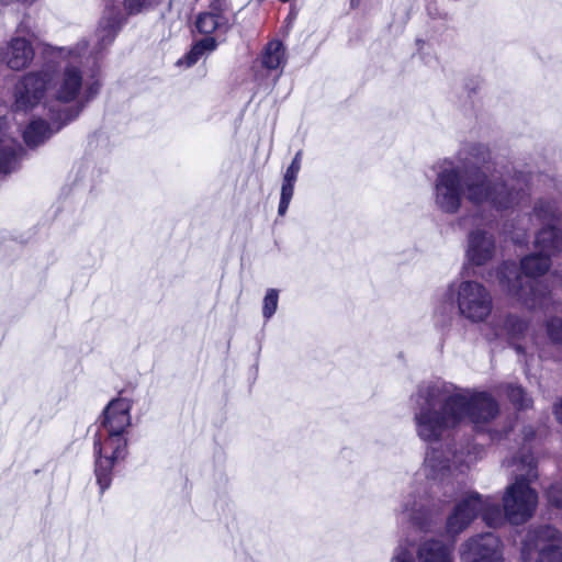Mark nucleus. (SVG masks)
Here are the masks:
<instances>
[{
	"label": "nucleus",
	"instance_id": "obj_1",
	"mask_svg": "<svg viewBox=\"0 0 562 562\" xmlns=\"http://www.w3.org/2000/svg\"><path fill=\"white\" fill-rule=\"evenodd\" d=\"M413 403L416 434L428 443L439 442L465 422L479 428L499 412L498 403L490 393L461 389L445 381L420 384Z\"/></svg>",
	"mask_w": 562,
	"mask_h": 562
},
{
	"label": "nucleus",
	"instance_id": "obj_2",
	"mask_svg": "<svg viewBox=\"0 0 562 562\" xmlns=\"http://www.w3.org/2000/svg\"><path fill=\"white\" fill-rule=\"evenodd\" d=\"M87 45L68 49V61L61 71L49 67L29 72L15 86V108L29 111L42 101L56 108L57 116L66 122L76 120L100 92L101 83L94 77L83 78L81 53Z\"/></svg>",
	"mask_w": 562,
	"mask_h": 562
},
{
	"label": "nucleus",
	"instance_id": "obj_3",
	"mask_svg": "<svg viewBox=\"0 0 562 562\" xmlns=\"http://www.w3.org/2000/svg\"><path fill=\"white\" fill-rule=\"evenodd\" d=\"M516 191H507L504 186L486 179L476 169H460L453 160H443L434 181V205L443 214H457L463 198L474 206H487L497 212L514 210L517 206Z\"/></svg>",
	"mask_w": 562,
	"mask_h": 562
},
{
	"label": "nucleus",
	"instance_id": "obj_4",
	"mask_svg": "<svg viewBox=\"0 0 562 562\" xmlns=\"http://www.w3.org/2000/svg\"><path fill=\"white\" fill-rule=\"evenodd\" d=\"M132 401L112 400L103 411L101 425L93 439L94 474L100 493L111 486L113 469L127 456V429L132 425Z\"/></svg>",
	"mask_w": 562,
	"mask_h": 562
},
{
	"label": "nucleus",
	"instance_id": "obj_5",
	"mask_svg": "<svg viewBox=\"0 0 562 562\" xmlns=\"http://www.w3.org/2000/svg\"><path fill=\"white\" fill-rule=\"evenodd\" d=\"M550 267L551 258L539 251L520 260L522 274L514 262H504L497 273L499 286L527 308H548L551 304V290L538 278L546 274Z\"/></svg>",
	"mask_w": 562,
	"mask_h": 562
},
{
	"label": "nucleus",
	"instance_id": "obj_6",
	"mask_svg": "<svg viewBox=\"0 0 562 562\" xmlns=\"http://www.w3.org/2000/svg\"><path fill=\"white\" fill-rule=\"evenodd\" d=\"M504 464L514 468L515 477L503 495L505 517L513 525H521L533 516L538 506V493L530 487V483L538 477L536 460L524 447L518 456L505 460Z\"/></svg>",
	"mask_w": 562,
	"mask_h": 562
},
{
	"label": "nucleus",
	"instance_id": "obj_7",
	"mask_svg": "<svg viewBox=\"0 0 562 562\" xmlns=\"http://www.w3.org/2000/svg\"><path fill=\"white\" fill-rule=\"evenodd\" d=\"M456 166L460 169H476L484 173L486 179L501 183L507 191H516L517 206L528 196L527 179L525 175H512L503 168H498L496 162L492 161L490 148L481 143L464 144L457 157Z\"/></svg>",
	"mask_w": 562,
	"mask_h": 562
},
{
	"label": "nucleus",
	"instance_id": "obj_8",
	"mask_svg": "<svg viewBox=\"0 0 562 562\" xmlns=\"http://www.w3.org/2000/svg\"><path fill=\"white\" fill-rule=\"evenodd\" d=\"M479 515L492 528L499 527L507 520L504 507L501 508L495 498L483 497L476 492H468L456 503L447 517V533L450 536L461 533Z\"/></svg>",
	"mask_w": 562,
	"mask_h": 562
},
{
	"label": "nucleus",
	"instance_id": "obj_9",
	"mask_svg": "<svg viewBox=\"0 0 562 562\" xmlns=\"http://www.w3.org/2000/svg\"><path fill=\"white\" fill-rule=\"evenodd\" d=\"M447 300L454 302L461 317L472 324L485 322L493 311L490 290L475 280H459L448 284Z\"/></svg>",
	"mask_w": 562,
	"mask_h": 562
},
{
	"label": "nucleus",
	"instance_id": "obj_10",
	"mask_svg": "<svg viewBox=\"0 0 562 562\" xmlns=\"http://www.w3.org/2000/svg\"><path fill=\"white\" fill-rule=\"evenodd\" d=\"M483 452V447L475 443H469L467 452L463 450L445 451L442 448H431L425 457L424 474L428 480L438 484H448L457 469L463 465L469 467L482 458Z\"/></svg>",
	"mask_w": 562,
	"mask_h": 562
},
{
	"label": "nucleus",
	"instance_id": "obj_11",
	"mask_svg": "<svg viewBox=\"0 0 562 562\" xmlns=\"http://www.w3.org/2000/svg\"><path fill=\"white\" fill-rule=\"evenodd\" d=\"M561 532L543 525L530 528L521 544L522 562H562Z\"/></svg>",
	"mask_w": 562,
	"mask_h": 562
},
{
	"label": "nucleus",
	"instance_id": "obj_12",
	"mask_svg": "<svg viewBox=\"0 0 562 562\" xmlns=\"http://www.w3.org/2000/svg\"><path fill=\"white\" fill-rule=\"evenodd\" d=\"M461 562H503V544L493 532L469 538L460 547Z\"/></svg>",
	"mask_w": 562,
	"mask_h": 562
},
{
	"label": "nucleus",
	"instance_id": "obj_13",
	"mask_svg": "<svg viewBox=\"0 0 562 562\" xmlns=\"http://www.w3.org/2000/svg\"><path fill=\"white\" fill-rule=\"evenodd\" d=\"M496 252V238L492 232L484 227H475L468 233L465 258L470 265L485 266L494 259Z\"/></svg>",
	"mask_w": 562,
	"mask_h": 562
},
{
	"label": "nucleus",
	"instance_id": "obj_14",
	"mask_svg": "<svg viewBox=\"0 0 562 562\" xmlns=\"http://www.w3.org/2000/svg\"><path fill=\"white\" fill-rule=\"evenodd\" d=\"M44 109L50 123L43 119L32 120L23 132L24 142L29 147H37L45 143L53 134L58 132L63 126L68 124L63 117L57 116L56 108L53 104L46 105L43 103Z\"/></svg>",
	"mask_w": 562,
	"mask_h": 562
},
{
	"label": "nucleus",
	"instance_id": "obj_15",
	"mask_svg": "<svg viewBox=\"0 0 562 562\" xmlns=\"http://www.w3.org/2000/svg\"><path fill=\"white\" fill-rule=\"evenodd\" d=\"M34 47L24 36L12 37L2 52V60L12 70H22L29 67L34 59Z\"/></svg>",
	"mask_w": 562,
	"mask_h": 562
},
{
	"label": "nucleus",
	"instance_id": "obj_16",
	"mask_svg": "<svg viewBox=\"0 0 562 562\" xmlns=\"http://www.w3.org/2000/svg\"><path fill=\"white\" fill-rule=\"evenodd\" d=\"M398 516L403 521L407 520L422 529L426 528L431 519L428 499L419 493H408L402 501Z\"/></svg>",
	"mask_w": 562,
	"mask_h": 562
},
{
	"label": "nucleus",
	"instance_id": "obj_17",
	"mask_svg": "<svg viewBox=\"0 0 562 562\" xmlns=\"http://www.w3.org/2000/svg\"><path fill=\"white\" fill-rule=\"evenodd\" d=\"M122 23L123 15L121 10L114 4L108 5L95 34L98 38V53L112 44Z\"/></svg>",
	"mask_w": 562,
	"mask_h": 562
},
{
	"label": "nucleus",
	"instance_id": "obj_18",
	"mask_svg": "<svg viewBox=\"0 0 562 562\" xmlns=\"http://www.w3.org/2000/svg\"><path fill=\"white\" fill-rule=\"evenodd\" d=\"M5 120L0 117V177L14 171L19 167L22 147L5 135Z\"/></svg>",
	"mask_w": 562,
	"mask_h": 562
},
{
	"label": "nucleus",
	"instance_id": "obj_19",
	"mask_svg": "<svg viewBox=\"0 0 562 562\" xmlns=\"http://www.w3.org/2000/svg\"><path fill=\"white\" fill-rule=\"evenodd\" d=\"M491 329L495 339L505 338L514 344L524 337L528 329V323L517 315L508 314L504 317L493 319Z\"/></svg>",
	"mask_w": 562,
	"mask_h": 562
},
{
	"label": "nucleus",
	"instance_id": "obj_20",
	"mask_svg": "<svg viewBox=\"0 0 562 562\" xmlns=\"http://www.w3.org/2000/svg\"><path fill=\"white\" fill-rule=\"evenodd\" d=\"M530 221H537L544 226L562 222V203L555 198H539L533 202Z\"/></svg>",
	"mask_w": 562,
	"mask_h": 562
},
{
	"label": "nucleus",
	"instance_id": "obj_21",
	"mask_svg": "<svg viewBox=\"0 0 562 562\" xmlns=\"http://www.w3.org/2000/svg\"><path fill=\"white\" fill-rule=\"evenodd\" d=\"M535 248L550 258L562 251V231L555 225L543 226L535 237Z\"/></svg>",
	"mask_w": 562,
	"mask_h": 562
},
{
	"label": "nucleus",
	"instance_id": "obj_22",
	"mask_svg": "<svg viewBox=\"0 0 562 562\" xmlns=\"http://www.w3.org/2000/svg\"><path fill=\"white\" fill-rule=\"evenodd\" d=\"M417 558L419 562H452V551L440 540L429 539L419 544Z\"/></svg>",
	"mask_w": 562,
	"mask_h": 562
},
{
	"label": "nucleus",
	"instance_id": "obj_23",
	"mask_svg": "<svg viewBox=\"0 0 562 562\" xmlns=\"http://www.w3.org/2000/svg\"><path fill=\"white\" fill-rule=\"evenodd\" d=\"M195 25L198 31L203 34H212L217 30L221 32H227L231 27L229 19L226 14L210 11L199 14Z\"/></svg>",
	"mask_w": 562,
	"mask_h": 562
},
{
	"label": "nucleus",
	"instance_id": "obj_24",
	"mask_svg": "<svg viewBox=\"0 0 562 562\" xmlns=\"http://www.w3.org/2000/svg\"><path fill=\"white\" fill-rule=\"evenodd\" d=\"M261 65L268 70H277L285 65V48L280 41L269 42L261 53Z\"/></svg>",
	"mask_w": 562,
	"mask_h": 562
},
{
	"label": "nucleus",
	"instance_id": "obj_25",
	"mask_svg": "<svg viewBox=\"0 0 562 562\" xmlns=\"http://www.w3.org/2000/svg\"><path fill=\"white\" fill-rule=\"evenodd\" d=\"M216 48V42L213 37H205L196 42L190 52L186 55L184 60L188 67L196 64L206 53Z\"/></svg>",
	"mask_w": 562,
	"mask_h": 562
},
{
	"label": "nucleus",
	"instance_id": "obj_26",
	"mask_svg": "<svg viewBox=\"0 0 562 562\" xmlns=\"http://www.w3.org/2000/svg\"><path fill=\"white\" fill-rule=\"evenodd\" d=\"M505 392L507 394L508 400L512 404L518 409H526L532 405L531 397L526 393V391L516 384H506Z\"/></svg>",
	"mask_w": 562,
	"mask_h": 562
},
{
	"label": "nucleus",
	"instance_id": "obj_27",
	"mask_svg": "<svg viewBox=\"0 0 562 562\" xmlns=\"http://www.w3.org/2000/svg\"><path fill=\"white\" fill-rule=\"evenodd\" d=\"M546 333L554 345H562V316H552L546 321Z\"/></svg>",
	"mask_w": 562,
	"mask_h": 562
},
{
	"label": "nucleus",
	"instance_id": "obj_28",
	"mask_svg": "<svg viewBox=\"0 0 562 562\" xmlns=\"http://www.w3.org/2000/svg\"><path fill=\"white\" fill-rule=\"evenodd\" d=\"M294 184H295V181H290V180H284V179L282 180L280 202H279V206H278V214L280 216H283L289 209V205L291 203V200H292V196L294 193Z\"/></svg>",
	"mask_w": 562,
	"mask_h": 562
},
{
	"label": "nucleus",
	"instance_id": "obj_29",
	"mask_svg": "<svg viewBox=\"0 0 562 562\" xmlns=\"http://www.w3.org/2000/svg\"><path fill=\"white\" fill-rule=\"evenodd\" d=\"M279 303V291L276 289H269L266 292L262 302V316L266 321H269L277 312Z\"/></svg>",
	"mask_w": 562,
	"mask_h": 562
},
{
	"label": "nucleus",
	"instance_id": "obj_30",
	"mask_svg": "<svg viewBox=\"0 0 562 562\" xmlns=\"http://www.w3.org/2000/svg\"><path fill=\"white\" fill-rule=\"evenodd\" d=\"M546 496L551 506L562 509V480L552 483L546 491Z\"/></svg>",
	"mask_w": 562,
	"mask_h": 562
},
{
	"label": "nucleus",
	"instance_id": "obj_31",
	"mask_svg": "<svg viewBox=\"0 0 562 562\" xmlns=\"http://www.w3.org/2000/svg\"><path fill=\"white\" fill-rule=\"evenodd\" d=\"M391 562H415L409 544L401 542L395 548Z\"/></svg>",
	"mask_w": 562,
	"mask_h": 562
},
{
	"label": "nucleus",
	"instance_id": "obj_32",
	"mask_svg": "<svg viewBox=\"0 0 562 562\" xmlns=\"http://www.w3.org/2000/svg\"><path fill=\"white\" fill-rule=\"evenodd\" d=\"M151 1L153 0H124V5L128 13L133 14L150 5Z\"/></svg>",
	"mask_w": 562,
	"mask_h": 562
},
{
	"label": "nucleus",
	"instance_id": "obj_33",
	"mask_svg": "<svg viewBox=\"0 0 562 562\" xmlns=\"http://www.w3.org/2000/svg\"><path fill=\"white\" fill-rule=\"evenodd\" d=\"M300 170L301 165H297V161H291L290 166L286 168L284 172L283 179L296 182Z\"/></svg>",
	"mask_w": 562,
	"mask_h": 562
},
{
	"label": "nucleus",
	"instance_id": "obj_34",
	"mask_svg": "<svg viewBox=\"0 0 562 562\" xmlns=\"http://www.w3.org/2000/svg\"><path fill=\"white\" fill-rule=\"evenodd\" d=\"M227 9V3L225 0H213L210 4V12H218L220 14H225Z\"/></svg>",
	"mask_w": 562,
	"mask_h": 562
},
{
	"label": "nucleus",
	"instance_id": "obj_35",
	"mask_svg": "<svg viewBox=\"0 0 562 562\" xmlns=\"http://www.w3.org/2000/svg\"><path fill=\"white\" fill-rule=\"evenodd\" d=\"M524 441L529 442L535 437V430L531 426L524 427L522 429Z\"/></svg>",
	"mask_w": 562,
	"mask_h": 562
},
{
	"label": "nucleus",
	"instance_id": "obj_36",
	"mask_svg": "<svg viewBox=\"0 0 562 562\" xmlns=\"http://www.w3.org/2000/svg\"><path fill=\"white\" fill-rule=\"evenodd\" d=\"M512 239L515 244H525L527 241V234H515L512 236Z\"/></svg>",
	"mask_w": 562,
	"mask_h": 562
},
{
	"label": "nucleus",
	"instance_id": "obj_37",
	"mask_svg": "<svg viewBox=\"0 0 562 562\" xmlns=\"http://www.w3.org/2000/svg\"><path fill=\"white\" fill-rule=\"evenodd\" d=\"M554 415L557 419L562 423V400L554 405Z\"/></svg>",
	"mask_w": 562,
	"mask_h": 562
},
{
	"label": "nucleus",
	"instance_id": "obj_38",
	"mask_svg": "<svg viewBox=\"0 0 562 562\" xmlns=\"http://www.w3.org/2000/svg\"><path fill=\"white\" fill-rule=\"evenodd\" d=\"M292 161H297V165H301L302 162V151H297L294 156V158L292 159Z\"/></svg>",
	"mask_w": 562,
	"mask_h": 562
},
{
	"label": "nucleus",
	"instance_id": "obj_39",
	"mask_svg": "<svg viewBox=\"0 0 562 562\" xmlns=\"http://www.w3.org/2000/svg\"><path fill=\"white\" fill-rule=\"evenodd\" d=\"M364 0H350L351 7H359Z\"/></svg>",
	"mask_w": 562,
	"mask_h": 562
},
{
	"label": "nucleus",
	"instance_id": "obj_40",
	"mask_svg": "<svg viewBox=\"0 0 562 562\" xmlns=\"http://www.w3.org/2000/svg\"><path fill=\"white\" fill-rule=\"evenodd\" d=\"M515 349L517 350V352H521V351H522V348H521V346H519V345H516V346H515Z\"/></svg>",
	"mask_w": 562,
	"mask_h": 562
},
{
	"label": "nucleus",
	"instance_id": "obj_41",
	"mask_svg": "<svg viewBox=\"0 0 562 562\" xmlns=\"http://www.w3.org/2000/svg\"><path fill=\"white\" fill-rule=\"evenodd\" d=\"M281 2H289L290 0H280Z\"/></svg>",
	"mask_w": 562,
	"mask_h": 562
}]
</instances>
